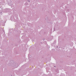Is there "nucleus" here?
<instances>
[{
    "label": "nucleus",
    "instance_id": "obj_1",
    "mask_svg": "<svg viewBox=\"0 0 76 76\" xmlns=\"http://www.w3.org/2000/svg\"><path fill=\"white\" fill-rule=\"evenodd\" d=\"M55 67H56V66H55Z\"/></svg>",
    "mask_w": 76,
    "mask_h": 76
}]
</instances>
